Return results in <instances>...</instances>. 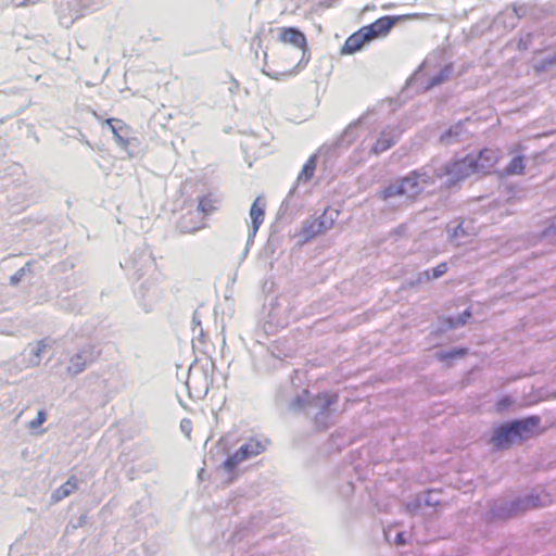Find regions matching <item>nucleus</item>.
Masks as SVG:
<instances>
[{
    "mask_svg": "<svg viewBox=\"0 0 556 556\" xmlns=\"http://www.w3.org/2000/svg\"><path fill=\"white\" fill-rule=\"evenodd\" d=\"M540 417L530 416L521 420L505 424L495 430L491 444L496 450L509 447L515 442H522L540 433Z\"/></svg>",
    "mask_w": 556,
    "mask_h": 556,
    "instance_id": "1",
    "label": "nucleus"
},
{
    "mask_svg": "<svg viewBox=\"0 0 556 556\" xmlns=\"http://www.w3.org/2000/svg\"><path fill=\"white\" fill-rule=\"evenodd\" d=\"M431 184V178L421 172L414 170L404 178L391 182L379 192V198L388 200L394 197H407L415 199Z\"/></svg>",
    "mask_w": 556,
    "mask_h": 556,
    "instance_id": "2",
    "label": "nucleus"
},
{
    "mask_svg": "<svg viewBox=\"0 0 556 556\" xmlns=\"http://www.w3.org/2000/svg\"><path fill=\"white\" fill-rule=\"evenodd\" d=\"M396 21V16H382L350 35V53L362 50L375 39L386 37Z\"/></svg>",
    "mask_w": 556,
    "mask_h": 556,
    "instance_id": "3",
    "label": "nucleus"
},
{
    "mask_svg": "<svg viewBox=\"0 0 556 556\" xmlns=\"http://www.w3.org/2000/svg\"><path fill=\"white\" fill-rule=\"evenodd\" d=\"M472 167L468 154L462 159H455L440 167L437 177L445 179L446 187L455 186L472 175Z\"/></svg>",
    "mask_w": 556,
    "mask_h": 556,
    "instance_id": "4",
    "label": "nucleus"
},
{
    "mask_svg": "<svg viewBox=\"0 0 556 556\" xmlns=\"http://www.w3.org/2000/svg\"><path fill=\"white\" fill-rule=\"evenodd\" d=\"M473 174H496V165L501 160L500 151L492 148H483L477 155L468 154Z\"/></svg>",
    "mask_w": 556,
    "mask_h": 556,
    "instance_id": "5",
    "label": "nucleus"
},
{
    "mask_svg": "<svg viewBox=\"0 0 556 556\" xmlns=\"http://www.w3.org/2000/svg\"><path fill=\"white\" fill-rule=\"evenodd\" d=\"M266 445L267 441L251 438L245 444L239 447L232 455H230L224 462V467L227 470L235 469L243 460L257 456L265 452Z\"/></svg>",
    "mask_w": 556,
    "mask_h": 556,
    "instance_id": "6",
    "label": "nucleus"
},
{
    "mask_svg": "<svg viewBox=\"0 0 556 556\" xmlns=\"http://www.w3.org/2000/svg\"><path fill=\"white\" fill-rule=\"evenodd\" d=\"M100 357V351L93 345L81 348L74 356L68 359L66 371L70 376H75L85 370V368L94 363Z\"/></svg>",
    "mask_w": 556,
    "mask_h": 556,
    "instance_id": "7",
    "label": "nucleus"
},
{
    "mask_svg": "<svg viewBox=\"0 0 556 556\" xmlns=\"http://www.w3.org/2000/svg\"><path fill=\"white\" fill-rule=\"evenodd\" d=\"M399 139V134L395 128L386 127L378 132L370 136L369 153L378 155L395 144Z\"/></svg>",
    "mask_w": 556,
    "mask_h": 556,
    "instance_id": "8",
    "label": "nucleus"
},
{
    "mask_svg": "<svg viewBox=\"0 0 556 556\" xmlns=\"http://www.w3.org/2000/svg\"><path fill=\"white\" fill-rule=\"evenodd\" d=\"M277 40L282 45H289L306 54L309 50L307 38L304 33L295 27L277 28Z\"/></svg>",
    "mask_w": 556,
    "mask_h": 556,
    "instance_id": "9",
    "label": "nucleus"
},
{
    "mask_svg": "<svg viewBox=\"0 0 556 556\" xmlns=\"http://www.w3.org/2000/svg\"><path fill=\"white\" fill-rule=\"evenodd\" d=\"M522 148L515 147L510 153L514 154L510 162L503 168L496 172L498 178L504 179L510 176H521L526 170V157L521 154Z\"/></svg>",
    "mask_w": 556,
    "mask_h": 556,
    "instance_id": "10",
    "label": "nucleus"
},
{
    "mask_svg": "<svg viewBox=\"0 0 556 556\" xmlns=\"http://www.w3.org/2000/svg\"><path fill=\"white\" fill-rule=\"evenodd\" d=\"M105 124L110 127L117 146L128 150L130 127L119 118H106Z\"/></svg>",
    "mask_w": 556,
    "mask_h": 556,
    "instance_id": "11",
    "label": "nucleus"
},
{
    "mask_svg": "<svg viewBox=\"0 0 556 556\" xmlns=\"http://www.w3.org/2000/svg\"><path fill=\"white\" fill-rule=\"evenodd\" d=\"M222 205L220 197L215 192H207L198 198V211L203 216H208L219 210Z\"/></svg>",
    "mask_w": 556,
    "mask_h": 556,
    "instance_id": "12",
    "label": "nucleus"
},
{
    "mask_svg": "<svg viewBox=\"0 0 556 556\" xmlns=\"http://www.w3.org/2000/svg\"><path fill=\"white\" fill-rule=\"evenodd\" d=\"M250 217L252 219V233L255 235L265 218V201L257 197L251 205Z\"/></svg>",
    "mask_w": 556,
    "mask_h": 556,
    "instance_id": "13",
    "label": "nucleus"
},
{
    "mask_svg": "<svg viewBox=\"0 0 556 556\" xmlns=\"http://www.w3.org/2000/svg\"><path fill=\"white\" fill-rule=\"evenodd\" d=\"M325 229L324 223L319 218L308 219L301 229L302 241H308Z\"/></svg>",
    "mask_w": 556,
    "mask_h": 556,
    "instance_id": "14",
    "label": "nucleus"
},
{
    "mask_svg": "<svg viewBox=\"0 0 556 556\" xmlns=\"http://www.w3.org/2000/svg\"><path fill=\"white\" fill-rule=\"evenodd\" d=\"M78 489V481L75 476H71L68 480L60 485L52 494V498L54 502H60L77 491Z\"/></svg>",
    "mask_w": 556,
    "mask_h": 556,
    "instance_id": "15",
    "label": "nucleus"
},
{
    "mask_svg": "<svg viewBox=\"0 0 556 556\" xmlns=\"http://www.w3.org/2000/svg\"><path fill=\"white\" fill-rule=\"evenodd\" d=\"M316 165H317L316 155H311L304 163L302 169L299 172L296 181L299 184L308 182L314 176V173L316 170Z\"/></svg>",
    "mask_w": 556,
    "mask_h": 556,
    "instance_id": "16",
    "label": "nucleus"
},
{
    "mask_svg": "<svg viewBox=\"0 0 556 556\" xmlns=\"http://www.w3.org/2000/svg\"><path fill=\"white\" fill-rule=\"evenodd\" d=\"M337 395L331 393H320L313 399V405L317 407L323 416L327 414L329 407L337 403Z\"/></svg>",
    "mask_w": 556,
    "mask_h": 556,
    "instance_id": "17",
    "label": "nucleus"
},
{
    "mask_svg": "<svg viewBox=\"0 0 556 556\" xmlns=\"http://www.w3.org/2000/svg\"><path fill=\"white\" fill-rule=\"evenodd\" d=\"M49 348V344L46 340H40L36 343L35 348L33 349V356L35 358L34 365H39L41 355L47 351Z\"/></svg>",
    "mask_w": 556,
    "mask_h": 556,
    "instance_id": "18",
    "label": "nucleus"
},
{
    "mask_svg": "<svg viewBox=\"0 0 556 556\" xmlns=\"http://www.w3.org/2000/svg\"><path fill=\"white\" fill-rule=\"evenodd\" d=\"M470 316H471V313L467 309L458 318H451V319H448V325H450L451 328L463 326V325L466 324L467 318H469Z\"/></svg>",
    "mask_w": 556,
    "mask_h": 556,
    "instance_id": "19",
    "label": "nucleus"
},
{
    "mask_svg": "<svg viewBox=\"0 0 556 556\" xmlns=\"http://www.w3.org/2000/svg\"><path fill=\"white\" fill-rule=\"evenodd\" d=\"M46 419H47L46 412L45 410H39L37 413L36 418L29 421L28 428L36 429V428L40 427L46 421Z\"/></svg>",
    "mask_w": 556,
    "mask_h": 556,
    "instance_id": "20",
    "label": "nucleus"
},
{
    "mask_svg": "<svg viewBox=\"0 0 556 556\" xmlns=\"http://www.w3.org/2000/svg\"><path fill=\"white\" fill-rule=\"evenodd\" d=\"M447 269H448V266L445 262L438 264L432 269V278H439V277L443 276L447 271Z\"/></svg>",
    "mask_w": 556,
    "mask_h": 556,
    "instance_id": "21",
    "label": "nucleus"
},
{
    "mask_svg": "<svg viewBox=\"0 0 556 556\" xmlns=\"http://www.w3.org/2000/svg\"><path fill=\"white\" fill-rule=\"evenodd\" d=\"M467 353V350L466 349H459V350H456V351H453L451 352L448 355H446V357H453V356H463Z\"/></svg>",
    "mask_w": 556,
    "mask_h": 556,
    "instance_id": "22",
    "label": "nucleus"
},
{
    "mask_svg": "<svg viewBox=\"0 0 556 556\" xmlns=\"http://www.w3.org/2000/svg\"><path fill=\"white\" fill-rule=\"evenodd\" d=\"M395 544H396V545H403V544H405V536H404V533H402V532L397 533V535L395 536Z\"/></svg>",
    "mask_w": 556,
    "mask_h": 556,
    "instance_id": "23",
    "label": "nucleus"
},
{
    "mask_svg": "<svg viewBox=\"0 0 556 556\" xmlns=\"http://www.w3.org/2000/svg\"><path fill=\"white\" fill-rule=\"evenodd\" d=\"M509 404H510V400L508 397L503 399L498 403L500 409H503V408L507 407Z\"/></svg>",
    "mask_w": 556,
    "mask_h": 556,
    "instance_id": "24",
    "label": "nucleus"
},
{
    "mask_svg": "<svg viewBox=\"0 0 556 556\" xmlns=\"http://www.w3.org/2000/svg\"><path fill=\"white\" fill-rule=\"evenodd\" d=\"M298 73V71L295 70V67H293L292 70L290 71H287V72H283L280 74V76H293Z\"/></svg>",
    "mask_w": 556,
    "mask_h": 556,
    "instance_id": "25",
    "label": "nucleus"
},
{
    "mask_svg": "<svg viewBox=\"0 0 556 556\" xmlns=\"http://www.w3.org/2000/svg\"><path fill=\"white\" fill-rule=\"evenodd\" d=\"M348 50V40L344 42L342 47V52H345Z\"/></svg>",
    "mask_w": 556,
    "mask_h": 556,
    "instance_id": "26",
    "label": "nucleus"
},
{
    "mask_svg": "<svg viewBox=\"0 0 556 556\" xmlns=\"http://www.w3.org/2000/svg\"><path fill=\"white\" fill-rule=\"evenodd\" d=\"M18 279H20L18 277H12V282L16 283L18 281Z\"/></svg>",
    "mask_w": 556,
    "mask_h": 556,
    "instance_id": "27",
    "label": "nucleus"
}]
</instances>
